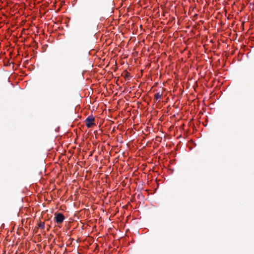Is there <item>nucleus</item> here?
<instances>
[{
    "instance_id": "nucleus-1",
    "label": "nucleus",
    "mask_w": 254,
    "mask_h": 254,
    "mask_svg": "<svg viewBox=\"0 0 254 254\" xmlns=\"http://www.w3.org/2000/svg\"><path fill=\"white\" fill-rule=\"evenodd\" d=\"M65 217L61 213H55L54 221L58 224H62L64 221Z\"/></svg>"
},
{
    "instance_id": "nucleus-2",
    "label": "nucleus",
    "mask_w": 254,
    "mask_h": 254,
    "mask_svg": "<svg viewBox=\"0 0 254 254\" xmlns=\"http://www.w3.org/2000/svg\"><path fill=\"white\" fill-rule=\"evenodd\" d=\"M85 124L88 128H90L95 125V118L93 116H88L85 120Z\"/></svg>"
},
{
    "instance_id": "nucleus-3",
    "label": "nucleus",
    "mask_w": 254,
    "mask_h": 254,
    "mask_svg": "<svg viewBox=\"0 0 254 254\" xmlns=\"http://www.w3.org/2000/svg\"><path fill=\"white\" fill-rule=\"evenodd\" d=\"M162 94L159 92H157L154 95V99L156 100H159L161 98Z\"/></svg>"
},
{
    "instance_id": "nucleus-4",
    "label": "nucleus",
    "mask_w": 254,
    "mask_h": 254,
    "mask_svg": "<svg viewBox=\"0 0 254 254\" xmlns=\"http://www.w3.org/2000/svg\"><path fill=\"white\" fill-rule=\"evenodd\" d=\"M39 227L41 228H44V223H40L39 225Z\"/></svg>"
}]
</instances>
